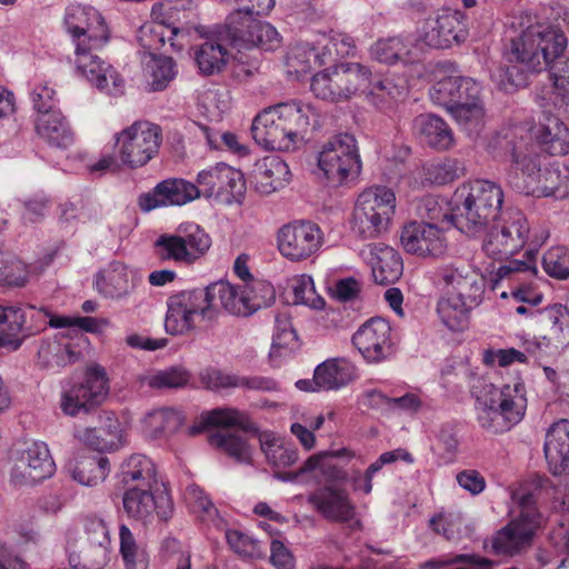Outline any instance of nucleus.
<instances>
[{
    "mask_svg": "<svg viewBox=\"0 0 569 569\" xmlns=\"http://www.w3.org/2000/svg\"><path fill=\"white\" fill-rule=\"evenodd\" d=\"M116 154L131 169L146 166L157 153L162 140L161 128L147 120L134 121L114 134Z\"/></svg>",
    "mask_w": 569,
    "mask_h": 569,
    "instance_id": "obj_10",
    "label": "nucleus"
},
{
    "mask_svg": "<svg viewBox=\"0 0 569 569\" xmlns=\"http://www.w3.org/2000/svg\"><path fill=\"white\" fill-rule=\"evenodd\" d=\"M119 551L124 569H148L149 555L146 546L139 542L128 526L119 527Z\"/></svg>",
    "mask_w": 569,
    "mask_h": 569,
    "instance_id": "obj_53",
    "label": "nucleus"
},
{
    "mask_svg": "<svg viewBox=\"0 0 569 569\" xmlns=\"http://www.w3.org/2000/svg\"><path fill=\"white\" fill-rule=\"evenodd\" d=\"M198 187L184 179H168L159 182L151 191L138 198L141 211L150 212L169 206H183L199 198Z\"/></svg>",
    "mask_w": 569,
    "mask_h": 569,
    "instance_id": "obj_28",
    "label": "nucleus"
},
{
    "mask_svg": "<svg viewBox=\"0 0 569 569\" xmlns=\"http://www.w3.org/2000/svg\"><path fill=\"white\" fill-rule=\"evenodd\" d=\"M109 392L107 372L103 367L92 365L86 370L83 380L61 392L60 409L67 416L74 417L81 410L101 403Z\"/></svg>",
    "mask_w": 569,
    "mask_h": 569,
    "instance_id": "obj_15",
    "label": "nucleus"
},
{
    "mask_svg": "<svg viewBox=\"0 0 569 569\" xmlns=\"http://www.w3.org/2000/svg\"><path fill=\"white\" fill-rule=\"evenodd\" d=\"M372 59L385 64H413L420 60V48L409 37H388L370 47Z\"/></svg>",
    "mask_w": 569,
    "mask_h": 569,
    "instance_id": "obj_34",
    "label": "nucleus"
},
{
    "mask_svg": "<svg viewBox=\"0 0 569 569\" xmlns=\"http://www.w3.org/2000/svg\"><path fill=\"white\" fill-rule=\"evenodd\" d=\"M510 146L512 162L525 176L528 192L556 198H563L569 193L568 170L566 169L562 172L553 164L541 169L539 156L536 152V144H529L523 141L512 143L507 134L503 137L497 134L493 141L490 142L489 148L498 157L500 153L496 150L497 147L509 148Z\"/></svg>",
    "mask_w": 569,
    "mask_h": 569,
    "instance_id": "obj_5",
    "label": "nucleus"
},
{
    "mask_svg": "<svg viewBox=\"0 0 569 569\" xmlns=\"http://www.w3.org/2000/svg\"><path fill=\"white\" fill-rule=\"evenodd\" d=\"M532 322L550 327V339L556 347L569 346V310L562 305L543 308V311H533Z\"/></svg>",
    "mask_w": 569,
    "mask_h": 569,
    "instance_id": "obj_46",
    "label": "nucleus"
},
{
    "mask_svg": "<svg viewBox=\"0 0 569 569\" xmlns=\"http://www.w3.org/2000/svg\"><path fill=\"white\" fill-rule=\"evenodd\" d=\"M212 246L210 234L198 223H180L176 232L160 234L153 243L160 261L190 266L203 258Z\"/></svg>",
    "mask_w": 569,
    "mask_h": 569,
    "instance_id": "obj_9",
    "label": "nucleus"
},
{
    "mask_svg": "<svg viewBox=\"0 0 569 569\" xmlns=\"http://www.w3.org/2000/svg\"><path fill=\"white\" fill-rule=\"evenodd\" d=\"M511 499L519 515L493 536L491 548L496 555L518 552L531 541L542 522L531 492L519 489L512 492Z\"/></svg>",
    "mask_w": 569,
    "mask_h": 569,
    "instance_id": "obj_7",
    "label": "nucleus"
},
{
    "mask_svg": "<svg viewBox=\"0 0 569 569\" xmlns=\"http://www.w3.org/2000/svg\"><path fill=\"white\" fill-rule=\"evenodd\" d=\"M451 229L437 222L411 221L403 226L400 242L406 252L419 258H442L449 247Z\"/></svg>",
    "mask_w": 569,
    "mask_h": 569,
    "instance_id": "obj_16",
    "label": "nucleus"
},
{
    "mask_svg": "<svg viewBox=\"0 0 569 569\" xmlns=\"http://www.w3.org/2000/svg\"><path fill=\"white\" fill-rule=\"evenodd\" d=\"M157 469L151 458L143 453H132L120 465L118 479L127 486L152 487L156 483Z\"/></svg>",
    "mask_w": 569,
    "mask_h": 569,
    "instance_id": "obj_43",
    "label": "nucleus"
},
{
    "mask_svg": "<svg viewBox=\"0 0 569 569\" xmlns=\"http://www.w3.org/2000/svg\"><path fill=\"white\" fill-rule=\"evenodd\" d=\"M210 445L223 450L240 462H249L252 450L247 441L227 431H217L210 436Z\"/></svg>",
    "mask_w": 569,
    "mask_h": 569,
    "instance_id": "obj_59",
    "label": "nucleus"
},
{
    "mask_svg": "<svg viewBox=\"0 0 569 569\" xmlns=\"http://www.w3.org/2000/svg\"><path fill=\"white\" fill-rule=\"evenodd\" d=\"M331 61L328 46L313 47L309 43H297L287 54L290 72L297 76L307 73L316 67H322Z\"/></svg>",
    "mask_w": 569,
    "mask_h": 569,
    "instance_id": "obj_45",
    "label": "nucleus"
},
{
    "mask_svg": "<svg viewBox=\"0 0 569 569\" xmlns=\"http://www.w3.org/2000/svg\"><path fill=\"white\" fill-rule=\"evenodd\" d=\"M416 212L422 222H437L449 229L455 227L453 211L449 212L446 200L440 197L432 194L422 197L417 203Z\"/></svg>",
    "mask_w": 569,
    "mask_h": 569,
    "instance_id": "obj_57",
    "label": "nucleus"
},
{
    "mask_svg": "<svg viewBox=\"0 0 569 569\" xmlns=\"http://www.w3.org/2000/svg\"><path fill=\"white\" fill-rule=\"evenodd\" d=\"M230 53L220 39H208L196 51V61L202 73L213 74L222 70Z\"/></svg>",
    "mask_w": 569,
    "mask_h": 569,
    "instance_id": "obj_54",
    "label": "nucleus"
},
{
    "mask_svg": "<svg viewBox=\"0 0 569 569\" xmlns=\"http://www.w3.org/2000/svg\"><path fill=\"white\" fill-rule=\"evenodd\" d=\"M437 281L442 292L477 307L485 293V279L466 266L446 264L437 272Z\"/></svg>",
    "mask_w": 569,
    "mask_h": 569,
    "instance_id": "obj_23",
    "label": "nucleus"
},
{
    "mask_svg": "<svg viewBox=\"0 0 569 569\" xmlns=\"http://www.w3.org/2000/svg\"><path fill=\"white\" fill-rule=\"evenodd\" d=\"M450 113L469 134L477 132L482 126L485 117L480 96H478V99H471L463 104L455 106Z\"/></svg>",
    "mask_w": 569,
    "mask_h": 569,
    "instance_id": "obj_60",
    "label": "nucleus"
},
{
    "mask_svg": "<svg viewBox=\"0 0 569 569\" xmlns=\"http://www.w3.org/2000/svg\"><path fill=\"white\" fill-rule=\"evenodd\" d=\"M140 281L141 276L137 269L116 261L97 276L96 288L106 298L121 299L127 297Z\"/></svg>",
    "mask_w": 569,
    "mask_h": 569,
    "instance_id": "obj_32",
    "label": "nucleus"
},
{
    "mask_svg": "<svg viewBox=\"0 0 569 569\" xmlns=\"http://www.w3.org/2000/svg\"><path fill=\"white\" fill-rule=\"evenodd\" d=\"M224 36L238 50L260 48L272 51L281 44V36L271 23L247 14L241 16V12L229 14Z\"/></svg>",
    "mask_w": 569,
    "mask_h": 569,
    "instance_id": "obj_13",
    "label": "nucleus"
},
{
    "mask_svg": "<svg viewBox=\"0 0 569 569\" xmlns=\"http://www.w3.org/2000/svg\"><path fill=\"white\" fill-rule=\"evenodd\" d=\"M99 48L78 44L74 49V64L79 74L86 78L101 92L118 97L124 92V80L119 72L108 62L92 51Z\"/></svg>",
    "mask_w": 569,
    "mask_h": 569,
    "instance_id": "obj_19",
    "label": "nucleus"
},
{
    "mask_svg": "<svg viewBox=\"0 0 569 569\" xmlns=\"http://www.w3.org/2000/svg\"><path fill=\"white\" fill-rule=\"evenodd\" d=\"M260 447L267 461L274 468H288L299 459L297 448L271 432L259 436Z\"/></svg>",
    "mask_w": 569,
    "mask_h": 569,
    "instance_id": "obj_51",
    "label": "nucleus"
},
{
    "mask_svg": "<svg viewBox=\"0 0 569 569\" xmlns=\"http://www.w3.org/2000/svg\"><path fill=\"white\" fill-rule=\"evenodd\" d=\"M295 303L303 305L315 310L325 307L323 298L317 293L313 279L308 274H299L292 279Z\"/></svg>",
    "mask_w": 569,
    "mask_h": 569,
    "instance_id": "obj_64",
    "label": "nucleus"
},
{
    "mask_svg": "<svg viewBox=\"0 0 569 569\" xmlns=\"http://www.w3.org/2000/svg\"><path fill=\"white\" fill-rule=\"evenodd\" d=\"M208 303L212 306V319L218 316L219 309L238 316L248 317L257 311L259 300L248 298L244 283L241 286L232 284L228 281H218L209 284L204 289Z\"/></svg>",
    "mask_w": 569,
    "mask_h": 569,
    "instance_id": "obj_26",
    "label": "nucleus"
},
{
    "mask_svg": "<svg viewBox=\"0 0 569 569\" xmlns=\"http://www.w3.org/2000/svg\"><path fill=\"white\" fill-rule=\"evenodd\" d=\"M361 256L370 266L376 283H393L402 274V259L399 252L388 244L369 243L362 249Z\"/></svg>",
    "mask_w": 569,
    "mask_h": 569,
    "instance_id": "obj_31",
    "label": "nucleus"
},
{
    "mask_svg": "<svg viewBox=\"0 0 569 569\" xmlns=\"http://www.w3.org/2000/svg\"><path fill=\"white\" fill-rule=\"evenodd\" d=\"M475 307L457 296L442 293L438 301L437 312L441 322L450 330H463L468 326L469 313Z\"/></svg>",
    "mask_w": 569,
    "mask_h": 569,
    "instance_id": "obj_52",
    "label": "nucleus"
},
{
    "mask_svg": "<svg viewBox=\"0 0 569 569\" xmlns=\"http://www.w3.org/2000/svg\"><path fill=\"white\" fill-rule=\"evenodd\" d=\"M67 471L79 485L94 487L107 479L110 473V461L106 457H80L69 461Z\"/></svg>",
    "mask_w": 569,
    "mask_h": 569,
    "instance_id": "obj_42",
    "label": "nucleus"
},
{
    "mask_svg": "<svg viewBox=\"0 0 569 569\" xmlns=\"http://www.w3.org/2000/svg\"><path fill=\"white\" fill-rule=\"evenodd\" d=\"M212 321V306L204 289L183 290L167 300L164 330L171 336H184L193 331L197 322Z\"/></svg>",
    "mask_w": 569,
    "mask_h": 569,
    "instance_id": "obj_12",
    "label": "nucleus"
},
{
    "mask_svg": "<svg viewBox=\"0 0 569 569\" xmlns=\"http://www.w3.org/2000/svg\"><path fill=\"white\" fill-rule=\"evenodd\" d=\"M462 173V167L457 159L442 158L426 162L421 168L422 184L442 186L458 179Z\"/></svg>",
    "mask_w": 569,
    "mask_h": 569,
    "instance_id": "obj_55",
    "label": "nucleus"
},
{
    "mask_svg": "<svg viewBox=\"0 0 569 569\" xmlns=\"http://www.w3.org/2000/svg\"><path fill=\"white\" fill-rule=\"evenodd\" d=\"M396 211V194L385 186L365 189L356 199L351 230L362 239H375L385 232Z\"/></svg>",
    "mask_w": 569,
    "mask_h": 569,
    "instance_id": "obj_6",
    "label": "nucleus"
},
{
    "mask_svg": "<svg viewBox=\"0 0 569 569\" xmlns=\"http://www.w3.org/2000/svg\"><path fill=\"white\" fill-rule=\"evenodd\" d=\"M505 56L526 72L539 73L551 69L552 104L569 116V58L552 63L563 54L568 40L563 31L528 12L515 16L503 36Z\"/></svg>",
    "mask_w": 569,
    "mask_h": 569,
    "instance_id": "obj_1",
    "label": "nucleus"
},
{
    "mask_svg": "<svg viewBox=\"0 0 569 569\" xmlns=\"http://www.w3.org/2000/svg\"><path fill=\"white\" fill-rule=\"evenodd\" d=\"M123 509L130 518L150 521L154 515L167 520L172 515V502L166 492L154 495L151 487H128L122 498Z\"/></svg>",
    "mask_w": 569,
    "mask_h": 569,
    "instance_id": "obj_25",
    "label": "nucleus"
},
{
    "mask_svg": "<svg viewBox=\"0 0 569 569\" xmlns=\"http://www.w3.org/2000/svg\"><path fill=\"white\" fill-rule=\"evenodd\" d=\"M476 420L481 429L498 435L519 423L527 409L525 388L521 383L502 388L478 379L472 386Z\"/></svg>",
    "mask_w": 569,
    "mask_h": 569,
    "instance_id": "obj_3",
    "label": "nucleus"
},
{
    "mask_svg": "<svg viewBox=\"0 0 569 569\" xmlns=\"http://www.w3.org/2000/svg\"><path fill=\"white\" fill-rule=\"evenodd\" d=\"M289 178V167L278 156H267L257 160L250 173L253 188L266 196L284 188Z\"/></svg>",
    "mask_w": 569,
    "mask_h": 569,
    "instance_id": "obj_33",
    "label": "nucleus"
},
{
    "mask_svg": "<svg viewBox=\"0 0 569 569\" xmlns=\"http://www.w3.org/2000/svg\"><path fill=\"white\" fill-rule=\"evenodd\" d=\"M316 368L319 386L323 390L345 387L356 377L355 366L345 358L328 359Z\"/></svg>",
    "mask_w": 569,
    "mask_h": 569,
    "instance_id": "obj_48",
    "label": "nucleus"
},
{
    "mask_svg": "<svg viewBox=\"0 0 569 569\" xmlns=\"http://www.w3.org/2000/svg\"><path fill=\"white\" fill-rule=\"evenodd\" d=\"M341 102H347L362 92L370 81V69L359 62H340L332 66Z\"/></svg>",
    "mask_w": 569,
    "mask_h": 569,
    "instance_id": "obj_41",
    "label": "nucleus"
},
{
    "mask_svg": "<svg viewBox=\"0 0 569 569\" xmlns=\"http://www.w3.org/2000/svg\"><path fill=\"white\" fill-rule=\"evenodd\" d=\"M56 463L44 442H26L14 451L10 481L16 487L34 486L53 476Z\"/></svg>",
    "mask_w": 569,
    "mask_h": 569,
    "instance_id": "obj_14",
    "label": "nucleus"
},
{
    "mask_svg": "<svg viewBox=\"0 0 569 569\" xmlns=\"http://www.w3.org/2000/svg\"><path fill=\"white\" fill-rule=\"evenodd\" d=\"M192 0H163L153 4L152 20L160 22L173 37L183 36L186 30L177 23H189L194 16Z\"/></svg>",
    "mask_w": 569,
    "mask_h": 569,
    "instance_id": "obj_39",
    "label": "nucleus"
},
{
    "mask_svg": "<svg viewBox=\"0 0 569 569\" xmlns=\"http://www.w3.org/2000/svg\"><path fill=\"white\" fill-rule=\"evenodd\" d=\"M315 108L301 100H290L266 108L253 120L251 133L264 149L292 151L303 143L306 133L316 126Z\"/></svg>",
    "mask_w": 569,
    "mask_h": 569,
    "instance_id": "obj_2",
    "label": "nucleus"
},
{
    "mask_svg": "<svg viewBox=\"0 0 569 569\" xmlns=\"http://www.w3.org/2000/svg\"><path fill=\"white\" fill-rule=\"evenodd\" d=\"M543 450L553 475L569 473V420L561 419L548 429Z\"/></svg>",
    "mask_w": 569,
    "mask_h": 569,
    "instance_id": "obj_36",
    "label": "nucleus"
},
{
    "mask_svg": "<svg viewBox=\"0 0 569 569\" xmlns=\"http://www.w3.org/2000/svg\"><path fill=\"white\" fill-rule=\"evenodd\" d=\"M73 437L84 446L99 452H114L127 443V432L118 418L108 413L103 426L98 428L77 427Z\"/></svg>",
    "mask_w": 569,
    "mask_h": 569,
    "instance_id": "obj_30",
    "label": "nucleus"
},
{
    "mask_svg": "<svg viewBox=\"0 0 569 569\" xmlns=\"http://www.w3.org/2000/svg\"><path fill=\"white\" fill-rule=\"evenodd\" d=\"M177 76L174 61L166 56H156L151 52L143 58V78L151 91H161Z\"/></svg>",
    "mask_w": 569,
    "mask_h": 569,
    "instance_id": "obj_49",
    "label": "nucleus"
},
{
    "mask_svg": "<svg viewBox=\"0 0 569 569\" xmlns=\"http://www.w3.org/2000/svg\"><path fill=\"white\" fill-rule=\"evenodd\" d=\"M63 22L76 48L79 43L102 48L109 41V28L101 13L91 6H68Z\"/></svg>",
    "mask_w": 569,
    "mask_h": 569,
    "instance_id": "obj_18",
    "label": "nucleus"
},
{
    "mask_svg": "<svg viewBox=\"0 0 569 569\" xmlns=\"http://www.w3.org/2000/svg\"><path fill=\"white\" fill-rule=\"evenodd\" d=\"M89 340L84 333L68 329L40 341L38 348L39 365L44 368H61L80 360L88 349Z\"/></svg>",
    "mask_w": 569,
    "mask_h": 569,
    "instance_id": "obj_21",
    "label": "nucleus"
},
{
    "mask_svg": "<svg viewBox=\"0 0 569 569\" xmlns=\"http://www.w3.org/2000/svg\"><path fill=\"white\" fill-rule=\"evenodd\" d=\"M352 343L367 362L379 363L395 353V336L389 321L375 317L362 323L352 336Z\"/></svg>",
    "mask_w": 569,
    "mask_h": 569,
    "instance_id": "obj_22",
    "label": "nucleus"
},
{
    "mask_svg": "<svg viewBox=\"0 0 569 569\" xmlns=\"http://www.w3.org/2000/svg\"><path fill=\"white\" fill-rule=\"evenodd\" d=\"M199 197L232 202L242 197L246 183L241 171L219 162L198 172Z\"/></svg>",
    "mask_w": 569,
    "mask_h": 569,
    "instance_id": "obj_20",
    "label": "nucleus"
},
{
    "mask_svg": "<svg viewBox=\"0 0 569 569\" xmlns=\"http://www.w3.org/2000/svg\"><path fill=\"white\" fill-rule=\"evenodd\" d=\"M310 90L316 98L323 101L333 103L341 102V90H339V86H337L332 67L326 68L312 76Z\"/></svg>",
    "mask_w": 569,
    "mask_h": 569,
    "instance_id": "obj_63",
    "label": "nucleus"
},
{
    "mask_svg": "<svg viewBox=\"0 0 569 569\" xmlns=\"http://www.w3.org/2000/svg\"><path fill=\"white\" fill-rule=\"evenodd\" d=\"M308 501L323 518L331 521L346 522L355 516V506L348 495L331 486L311 493Z\"/></svg>",
    "mask_w": 569,
    "mask_h": 569,
    "instance_id": "obj_35",
    "label": "nucleus"
},
{
    "mask_svg": "<svg viewBox=\"0 0 569 569\" xmlns=\"http://www.w3.org/2000/svg\"><path fill=\"white\" fill-rule=\"evenodd\" d=\"M189 371L181 366H173L163 370L151 371L139 377V381L154 389L182 388L190 380Z\"/></svg>",
    "mask_w": 569,
    "mask_h": 569,
    "instance_id": "obj_58",
    "label": "nucleus"
},
{
    "mask_svg": "<svg viewBox=\"0 0 569 569\" xmlns=\"http://www.w3.org/2000/svg\"><path fill=\"white\" fill-rule=\"evenodd\" d=\"M299 347L298 336L287 315L276 318L274 332L269 357L273 366L279 367L281 359L288 358Z\"/></svg>",
    "mask_w": 569,
    "mask_h": 569,
    "instance_id": "obj_50",
    "label": "nucleus"
},
{
    "mask_svg": "<svg viewBox=\"0 0 569 569\" xmlns=\"http://www.w3.org/2000/svg\"><path fill=\"white\" fill-rule=\"evenodd\" d=\"M503 191L489 180L460 186L453 196V223L460 232L475 236L502 211Z\"/></svg>",
    "mask_w": 569,
    "mask_h": 569,
    "instance_id": "obj_4",
    "label": "nucleus"
},
{
    "mask_svg": "<svg viewBox=\"0 0 569 569\" xmlns=\"http://www.w3.org/2000/svg\"><path fill=\"white\" fill-rule=\"evenodd\" d=\"M36 131L49 146L58 149H68L74 142V133L60 110L37 116Z\"/></svg>",
    "mask_w": 569,
    "mask_h": 569,
    "instance_id": "obj_40",
    "label": "nucleus"
},
{
    "mask_svg": "<svg viewBox=\"0 0 569 569\" xmlns=\"http://www.w3.org/2000/svg\"><path fill=\"white\" fill-rule=\"evenodd\" d=\"M406 90V80H401L398 83H393L388 78L378 80L372 84V103L378 109L387 112L392 109V101L403 96Z\"/></svg>",
    "mask_w": 569,
    "mask_h": 569,
    "instance_id": "obj_62",
    "label": "nucleus"
},
{
    "mask_svg": "<svg viewBox=\"0 0 569 569\" xmlns=\"http://www.w3.org/2000/svg\"><path fill=\"white\" fill-rule=\"evenodd\" d=\"M279 252L292 262L306 260L323 244V232L311 221L298 220L282 226L277 233Z\"/></svg>",
    "mask_w": 569,
    "mask_h": 569,
    "instance_id": "obj_17",
    "label": "nucleus"
},
{
    "mask_svg": "<svg viewBox=\"0 0 569 569\" xmlns=\"http://www.w3.org/2000/svg\"><path fill=\"white\" fill-rule=\"evenodd\" d=\"M413 131L431 148L447 150L453 144V134L448 124L438 116L426 113L413 120Z\"/></svg>",
    "mask_w": 569,
    "mask_h": 569,
    "instance_id": "obj_44",
    "label": "nucleus"
},
{
    "mask_svg": "<svg viewBox=\"0 0 569 569\" xmlns=\"http://www.w3.org/2000/svg\"><path fill=\"white\" fill-rule=\"evenodd\" d=\"M317 167L319 174L335 187L356 179L362 168L356 138L348 133L332 137L319 150Z\"/></svg>",
    "mask_w": 569,
    "mask_h": 569,
    "instance_id": "obj_8",
    "label": "nucleus"
},
{
    "mask_svg": "<svg viewBox=\"0 0 569 569\" xmlns=\"http://www.w3.org/2000/svg\"><path fill=\"white\" fill-rule=\"evenodd\" d=\"M487 232L483 252L493 259L508 258L519 252L528 242L530 227L526 216L518 209H505L492 220Z\"/></svg>",
    "mask_w": 569,
    "mask_h": 569,
    "instance_id": "obj_11",
    "label": "nucleus"
},
{
    "mask_svg": "<svg viewBox=\"0 0 569 569\" xmlns=\"http://www.w3.org/2000/svg\"><path fill=\"white\" fill-rule=\"evenodd\" d=\"M13 310L21 316L17 320L18 328L13 330L14 338L19 339V348L27 337L43 330L47 326L64 328L69 321L66 316H54L46 308L13 306Z\"/></svg>",
    "mask_w": 569,
    "mask_h": 569,
    "instance_id": "obj_38",
    "label": "nucleus"
},
{
    "mask_svg": "<svg viewBox=\"0 0 569 569\" xmlns=\"http://www.w3.org/2000/svg\"><path fill=\"white\" fill-rule=\"evenodd\" d=\"M184 415L174 408H158L142 419V431L151 440L168 442L183 427Z\"/></svg>",
    "mask_w": 569,
    "mask_h": 569,
    "instance_id": "obj_37",
    "label": "nucleus"
},
{
    "mask_svg": "<svg viewBox=\"0 0 569 569\" xmlns=\"http://www.w3.org/2000/svg\"><path fill=\"white\" fill-rule=\"evenodd\" d=\"M480 92V83L473 78L452 71L435 82L429 96L433 103L445 107L450 112L455 106L463 104L471 99H478Z\"/></svg>",
    "mask_w": 569,
    "mask_h": 569,
    "instance_id": "obj_29",
    "label": "nucleus"
},
{
    "mask_svg": "<svg viewBox=\"0 0 569 569\" xmlns=\"http://www.w3.org/2000/svg\"><path fill=\"white\" fill-rule=\"evenodd\" d=\"M425 569H492V561L476 555H457L430 560Z\"/></svg>",
    "mask_w": 569,
    "mask_h": 569,
    "instance_id": "obj_61",
    "label": "nucleus"
},
{
    "mask_svg": "<svg viewBox=\"0 0 569 569\" xmlns=\"http://www.w3.org/2000/svg\"><path fill=\"white\" fill-rule=\"evenodd\" d=\"M467 37L463 16L459 11L443 10L435 18H429L421 29L425 43L436 49H447L459 44Z\"/></svg>",
    "mask_w": 569,
    "mask_h": 569,
    "instance_id": "obj_27",
    "label": "nucleus"
},
{
    "mask_svg": "<svg viewBox=\"0 0 569 569\" xmlns=\"http://www.w3.org/2000/svg\"><path fill=\"white\" fill-rule=\"evenodd\" d=\"M536 136L540 148L549 154L569 153V129L557 117H547Z\"/></svg>",
    "mask_w": 569,
    "mask_h": 569,
    "instance_id": "obj_47",
    "label": "nucleus"
},
{
    "mask_svg": "<svg viewBox=\"0 0 569 569\" xmlns=\"http://www.w3.org/2000/svg\"><path fill=\"white\" fill-rule=\"evenodd\" d=\"M84 532L90 546L80 555H70L69 563L73 569H102L109 559V526L104 519L91 516L84 521Z\"/></svg>",
    "mask_w": 569,
    "mask_h": 569,
    "instance_id": "obj_24",
    "label": "nucleus"
},
{
    "mask_svg": "<svg viewBox=\"0 0 569 569\" xmlns=\"http://www.w3.org/2000/svg\"><path fill=\"white\" fill-rule=\"evenodd\" d=\"M302 471H309L312 478H322L328 482L345 483L347 470L336 465L325 451L310 456L302 465Z\"/></svg>",
    "mask_w": 569,
    "mask_h": 569,
    "instance_id": "obj_56",
    "label": "nucleus"
}]
</instances>
